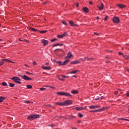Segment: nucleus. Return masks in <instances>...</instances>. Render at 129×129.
I'll use <instances>...</instances> for the list:
<instances>
[{"label": "nucleus", "instance_id": "nucleus-25", "mask_svg": "<svg viewBox=\"0 0 129 129\" xmlns=\"http://www.w3.org/2000/svg\"><path fill=\"white\" fill-rule=\"evenodd\" d=\"M106 109H108V107H104L103 108L101 109V111H103L104 110H106Z\"/></svg>", "mask_w": 129, "mask_h": 129}, {"label": "nucleus", "instance_id": "nucleus-45", "mask_svg": "<svg viewBox=\"0 0 129 129\" xmlns=\"http://www.w3.org/2000/svg\"><path fill=\"white\" fill-rule=\"evenodd\" d=\"M94 35H96V36H99V33H97L96 32H95L94 33Z\"/></svg>", "mask_w": 129, "mask_h": 129}, {"label": "nucleus", "instance_id": "nucleus-32", "mask_svg": "<svg viewBox=\"0 0 129 129\" xmlns=\"http://www.w3.org/2000/svg\"><path fill=\"white\" fill-rule=\"evenodd\" d=\"M75 118H76V117H75V116H72L70 117V119H74Z\"/></svg>", "mask_w": 129, "mask_h": 129}, {"label": "nucleus", "instance_id": "nucleus-48", "mask_svg": "<svg viewBox=\"0 0 129 129\" xmlns=\"http://www.w3.org/2000/svg\"><path fill=\"white\" fill-rule=\"evenodd\" d=\"M26 74H31V75H33L32 73H29V72H26Z\"/></svg>", "mask_w": 129, "mask_h": 129}, {"label": "nucleus", "instance_id": "nucleus-30", "mask_svg": "<svg viewBox=\"0 0 129 129\" xmlns=\"http://www.w3.org/2000/svg\"><path fill=\"white\" fill-rule=\"evenodd\" d=\"M104 98V96H102L100 98H98L95 99V100H99V99H103Z\"/></svg>", "mask_w": 129, "mask_h": 129}, {"label": "nucleus", "instance_id": "nucleus-44", "mask_svg": "<svg viewBox=\"0 0 129 129\" xmlns=\"http://www.w3.org/2000/svg\"><path fill=\"white\" fill-rule=\"evenodd\" d=\"M46 89L45 88H40V90L44 91V90H45Z\"/></svg>", "mask_w": 129, "mask_h": 129}, {"label": "nucleus", "instance_id": "nucleus-7", "mask_svg": "<svg viewBox=\"0 0 129 129\" xmlns=\"http://www.w3.org/2000/svg\"><path fill=\"white\" fill-rule=\"evenodd\" d=\"M97 8L99 9L100 11H102L103 9H104V5H103V3H101V5H98Z\"/></svg>", "mask_w": 129, "mask_h": 129}, {"label": "nucleus", "instance_id": "nucleus-1", "mask_svg": "<svg viewBox=\"0 0 129 129\" xmlns=\"http://www.w3.org/2000/svg\"><path fill=\"white\" fill-rule=\"evenodd\" d=\"M37 118H40V115L32 114L27 117V119H29V120H34V119H36Z\"/></svg>", "mask_w": 129, "mask_h": 129}, {"label": "nucleus", "instance_id": "nucleus-21", "mask_svg": "<svg viewBox=\"0 0 129 129\" xmlns=\"http://www.w3.org/2000/svg\"><path fill=\"white\" fill-rule=\"evenodd\" d=\"M29 29L31 31H33V32H38L39 31L34 28L30 27Z\"/></svg>", "mask_w": 129, "mask_h": 129}, {"label": "nucleus", "instance_id": "nucleus-38", "mask_svg": "<svg viewBox=\"0 0 129 129\" xmlns=\"http://www.w3.org/2000/svg\"><path fill=\"white\" fill-rule=\"evenodd\" d=\"M58 65H59L60 66H61V65H63V63H62V61H59L58 63Z\"/></svg>", "mask_w": 129, "mask_h": 129}, {"label": "nucleus", "instance_id": "nucleus-31", "mask_svg": "<svg viewBox=\"0 0 129 129\" xmlns=\"http://www.w3.org/2000/svg\"><path fill=\"white\" fill-rule=\"evenodd\" d=\"M26 86L28 89H31V88L32 87V85H27Z\"/></svg>", "mask_w": 129, "mask_h": 129}, {"label": "nucleus", "instance_id": "nucleus-43", "mask_svg": "<svg viewBox=\"0 0 129 129\" xmlns=\"http://www.w3.org/2000/svg\"><path fill=\"white\" fill-rule=\"evenodd\" d=\"M61 76H62V77H63L64 78H68V77H69V76H64V75H62Z\"/></svg>", "mask_w": 129, "mask_h": 129}, {"label": "nucleus", "instance_id": "nucleus-47", "mask_svg": "<svg viewBox=\"0 0 129 129\" xmlns=\"http://www.w3.org/2000/svg\"><path fill=\"white\" fill-rule=\"evenodd\" d=\"M118 54L120 56H121V55H123V53H122V52H119Z\"/></svg>", "mask_w": 129, "mask_h": 129}, {"label": "nucleus", "instance_id": "nucleus-34", "mask_svg": "<svg viewBox=\"0 0 129 129\" xmlns=\"http://www.w3.org/2000/svg\"><path fill=\"white\" fill-rule=\"evenodd\" d=\"M5 61H6L7 62H10V63H12V62H13V61L8 59H4V62H5Z\"/></svg>", "mask_w": 129, "mask_h": 129}, {"label": "nucleus", "instance_id": "nucleus-18", "mask_svg": "<svg viewBox=\"0 0 129 129\" xmlns=\"http://www.w3.org/2000/svg\"><path fill=\"white\" fill-rule=\"evenodd\" d=\"M6 99H7V98L5 97H3V96L0 97V103L3 102V101H4V100Z\"/></svg>", "mask_w": 129, "mask_h": 129}, {"label": "nucleus", "instance_id": "nucleus-26", "mask_svg": "<svg viewBox=\"0 0 129 129\" xmlns=\"http://www.w3.org/2000/svg\"><path fill=\"white\" fill-rule=\"evenodd\" d=\"M72 93H73V94H78V91L77 90H74L72 91Z\"/></svg>", "mask_w": 129, "mask_h": 129}, {"label": "nucleus", "instance_id": "nucleus-57", "mask_svg": "<svg viewBox=\"0 0 129 129\" xmlns=\"http://www.w3.org/2000/svg\"><path fill=\"white\" fill-rule=\"evenodd\" d=\"M50 126H51V127H53V126H55V125L52 124V125H50Z\"/></svg>", "mask_w": 129, "mask_h": 129}, {"label": "nucleus", "instance_id": "nucleus-40", "mask_svg": "<svg viewBox=\"0 0 129 129\" xmlns=\"http://www.w3.org/2000/svg\"><path fill=\"white\" fill-rule=\"evenodd\" d=\"M108 19V16H106V17L104 18V21H107V19Z\"/></svg>", "mask_w": 129, "mask_h": 129}, {"label": "nucleus", "instance_id": "nucleus-33", "mask_svg": "<svg viewBox=\"0 0 129 129\" xmlns=\"http://www.w3.org/2000/svg\"><path fill=\"white\" fill-rule=\"evenodd\" d=\"M9 85L10 86V87H14L15 86V84H13V83H9Z\"/></svg>", "mask_w": 129, "mask_h": 129}, {"label": "nucleus", "instance_id": "nucleus-36", "mask_svg": "<svg viewBox=\"0 0 129 129\" xmlns=\"http://www.w3.org/2000/svg\"><path fill=\"white\" fill-rule=\"evenodd\" d=\"M55 41H57V39H56V38H54V39L51 40V42H55Z\"/></svg>", "mask_w": 129, "mask_h": 129}, {"label": "nucleus", "instance_id": "nucleus-59", "mask_svg": "<svg viewBox=\"0 0 129 129\" xmlns=\"http://www.w3.org/2000/svg\"><path fill=\"white\" fill-rule=\"evenodd\" d=\"M54 61H55V62H56V63H59V61H56V60H54Z\"/></svg>", "mask_w": 129, "mask_h": 129}, {"label": "nucleus", "instance_id": "nucleus-46", "mask_svg": "<svg viewBox=\"0 0 129 129\" xmlns=\"http://www.w3.org/2000/svg\"><path fill=\"white\" fill-rule=\"evenodd\" d=\"M95 111H96V112H97L98 111H101V109L96 110H95Z\"/></svg>", "mask_w": 129, "mask_h": 129}, {"label": "nucleus", "instance_id": "nucleus-16", "mask_svg": "<svg viewBox=\"0 0 129 129\" xmlns=\"http://www.w3.org/2000/svg\"><path fill=\"white\" fill-rule=\"evenodd\" d=\"M79 63H80L79 60H74L71 62L72 64H79Z\"/></svg>", "mask_w": 129, "mask_h": 129}, {"label": "nucleus", "instance_id": "nucleus-12", "mask_svg": "<svg viewBox=\"0 0 129 129\" xmlns=\"http://www.w3.org/2000/svg\"><path fill=\"white\" fill-rule=\"evenodd\" d=\"M99 108V106L97 105H92L89 106V108H91V109H95L96 108Z\"/></svg>", "mask_w": 129, "mask_h": 129}, {"label": "nucleus", "instance_id": "nucleus-10", "mask_svg": "<svg viewBox=\"0 0 129 129\" xmlns=\"http://www.w3.org/2000/svg\"><path fill=\"white\" fill-rule=\"evenodd\" d=\"M69 24L71 27H75V26H76V27H78V25L74 24L73 21H71L69 22Z\"/></svg>", "mask_w": 129, "mask_h": 129}, {"label": "nucleus", "instance_id": "nucleus-9", "mask_svg": "<svg viewBox=\"0 0 129 129\" xmlns=\"http://www.w3.org/2000/svg\"><path fill=\"white\" fill-rule=\"evenodd\" d=\"M42 68L44 70H51V69H52V68H51V67L42 66Z\"/></svg>", "mask_w": 129, "mask_h": 129}, {"label": "nucleus", "instance_id": "nucleus-39", "mask_svg": "<svg viewBox=\"0 0 129 129\" xmlns=\"http://www.w3.org/2000/svg\"><path fill=\"white\" fill-rule=\"evenodd\" d=\"M121 120H126V121H129V120L127 119H123V118H120Z\"/></svg>", "mask_w": 129, "mask_h": 129}, {"label": "nucleus", "instance_id": "nucleus-52", "mask_svg": "<svg viewBox=\"0 0 129 129\" xmlns=\"http://www.w3.org/2000/svg\"><path fill=\"white\" fill-rule=\"evenodd\" d=\"M89 4H90V5H93L92 2V1H90V2H89Z\"/></svg>", "mask_w": 129, "mask_h": 129}, {"label": "nucleus", "instance_id": "nucleus-42", "mask_svg": "<svg viewBox=\"0 0 129 129\" xmlns=\"http://www.w3.org/2000/svg\"><path fill=\"white\" fill-rule=\"evenodd\" d=\"M59 80H61V81H65V79H61L60 78H58Z\"/></svg>", "mask_w": 129, "mask_h": 129}, {"label": "nucleus", "instance_id": "nucleus-60", "mask_svg": "<svg viewBox=\"0 0 129 129\" xmlns=\"http://www.w3.org/2000/svg\"><path fill=\"white\" fill-rule=\"evenodd\" d=\"M99 19H100L99 17H97V20H99Z\"/></svg>", "mask_w": 129, "mask_h": 129}, {"label": "nucleus", "instance_id": "nucleus-23", "mask_svg": "<svg viewBox=\"0 0 129 129\" xmlns=\"http://www.w3.org/2000/svg\"><path fill=\"white\" fill-rule=\"evenodd\" d=\"M40 34H45V33H47V30H42V31H38Z\"/></svg>", "mask_w": 129, "mask_h": 129}, {"label": "nucleus", "instance_id": "nucleus-56", "mask_svg": "<svg viewBox=\"0 0 129 129\" xmlns=\"http://www.w3.org/2000/svg\"><path fill=\"white\" fill-rule=\"evenodd\" d=\"M117 93H118V92H115L114 93V94H115V95H117Z\"/></svg>", "mask_w": 129, "mask_h": 129}, {"label": "nucleus", "instance_id": "nucleus-13", "mask_svg": "<svg viewBox=\"0 0 129 129\" xmlns=\"http://www.w3.org/2000/svg\"><path fill=\"white\" fill-rule=\"evenodd\" d=\"M55 104H56V105H60V106H64V102H55Z\"/></svg>", "mask_w": 129, "mask_h": 129}, {"label": "nucleus", "instance_id": "nucleus-6", "mask_svg": "<svg viewBox=\"0 0 129 129\" xmlns=\"http://www.w3.org/2000/svg\"><path fill=\"white\" fill-rule=\"evenodd\" d=\"M113 22L116 24H118V23H119V18L118 17H114Z\"/></svg>", "mask_w": 129, "mask_h": 129}, {"label": "nucleus", "instance_id": "nucleus-27", "mask_svg": "<svg viewBox=\"0 0 129 129\" xmlns=\"http://www.w3.org/2000/svg\"><path fill=\"white\" fill-rule=\"evenodd\" d=\"M123 57H124L126 60H128L129 59V55H123Z\"/></svg>", "mask_w": 129, "mask_h": 129}, {"label": "nucleus", "instance_id": "nucleus-17", "mask_svg": "<svg viewBox=\"0 0 129 129\" xmlns=\"http://www.w3.org/2000/svg\"><path fill=\"white\" fill-rule=\"evenodd\" d=\"M69 62H70V60L69 59H67L66 60H65L64 61H63L62 65L63 66H65V65H67L68 63Z\"/></svg>", "mask_w": 129, "mask_h": 129}, {"label": "nucleus", "instance_id": "nucleus-11", "mask_svg": "<svg viewBox=\"0 0 129 129\" xmlns=\"http://www.w3.org/2000/svg\"><path fill=\"white\" fill-rule=\"evenodd\" d=\"M73 55L71 52H69L68 53V55L66 57V59H68V58H70L71 57H73Z\"/></svg>", "mask_w": 129, "mask_h": 129}, {"label": "nucleus", "instance_id": "nucleus-28", "mask_svg": "<svg viewBox=\"0 0 129 129\" xmlns=\"http://www.w3.org/2000/svg\"><path fill=\"white\" fill-rule=\"evenodd\" d=\"M57 46H63V44H62L56 43V44L53 45V47H56Z\"/></svg>", "mask_w": 129, "mask_h": 129}, {"label": "nucleus", "instance_id": "nucleus-54", "mask_svg": "<svg viewBox=\"0 0 129 129\" xmlns=\"http://www.w3.org/2000/svg\"><path fill=\"white\" fill-rule=\"evenodd\" d=\"M126 96H128L129 97V92L127 93L126 94Z\"/></svg>", "mask_w": 129, "mask_h": 129}, {"label": "nucleus", "instance_id": "nucleus-49", "mask_svg": "<svg viewBox=\"0 0 129 129\" xmlns=\"http://www.w3.org/2000/svg\"><path fill=\"white\" fill-rule=\"evenodd\" d=\"M33 64L34 65V66L35 65H37V63L36 62H35V61H33Z\"/></svg>", "mask_w": 129, "mask_h": 129}, {"label": "nucleus", "instance_id": "nucleus-8", "mask_svg": "<svg viewBox=\"0 0 129 129\" xmlns=\"http://www.w3.org/2000/svg\"><path fill=\"white\" fill-rule=\"evenodd\" d=\"M41 42L43 44V46H47L49 44V42L47 40L42 39L41 40Z\"/></svg>", "mask_w": 129, "mask_h": 129}, {"label": "nucleus", "instance_id": "nucleus-41", "mask_svg": "<svg viewBox=\"0 0 129 129\" xmlns=\"http://www.w3.org/2000/svg\"><path fill=\"white\" fill-rule=\"evenodd\" d=\"M62 23L63 25H65L66 26L67 25V22H66V21H62Z\"/></svg>", "mask_w": 129, "mask_h": 129}, {"label": "nucleus", "instance_id": "nucleus-20", "mask_svg": "<svg viewBox=\"0 0 129 129\" xmlns=\"http://www.w3.org/2000/svg\"><path fill=\"white\" fill-rule=\"evenodd\" d=\"M117 6L120 8V9H123L124 8H125V6L122 4H118Z\"/></svg>", "mask_w": 129, "mask_h": 129}, {"label": "nucleus", "instance_id": "nucleus-53", "mask_svg": "<svg viewBox=\"0 0 129 129\" xmlns=\"http://www.w3.org/2000/svg\"><path fill=\"white\" fill-rule=\"evenodd\" d=\"M25 102V103H30V101H26Z\"/></svg>", "mask_w": 129, "mask_h": 129}, {"label": "nucleus", "instance_id": "nucleus-37", "mask_svg": "<svg viewBox=\"0 0 129 129\" xmlns=\"http://www.w3.org/2000/svg\"><path fill=\"white\" fill-rule=\"evenodd\" d=\"M78 116L80 117H82L83 116V115H82V114H81V113H79L78 114Z\"/></svg>", "mask_w": 129, "mask_h": 129}, {"label": "nucleus", "instance_id": "nucleus-61", "mask_svg": "<svg viewBox=\"0 0 129 129\" xmlns=\"http://www.w3.org/2000/svg\"><path fill=\"white\" fill-rule=\"evenodd\" d=\"M71 127L72 129H77V128H76V127Z\"/></svg>", "mask_w": 129, "mask_h": 129}, {"label": "nucleus", "instance_id": "nucleus-50", "mask_svg": "<svg viewBox=\"0 0 129 129\" xmlns=\"http://www.w3.org/2000/svg\"><path fill=\"white\" fill-rule=\"evenodd\" d=\"M90 112H96V111L95 110H92V111H90Z\"/></svg>", "mask_w": 129, "mask_h": 129}, {"label": "nucleus", "instance_id": "nucleus-55", "mask_svg": "<svg viewBox=\"0 0 129 129\" xmlns=\"http://www.w3.org/2000/svg\"><path fill=\"white\" fill-rule=\"evenodd\" d=\"M45 65H46V66H49V62L46 63Z\"/></svg>", "mask_w": 129, "mask_h": 129}, {"label": "nucleus", "instance_id": "nucleus-14", "mask_svg": "<svg viewBox=\"0 0 129 129\" xmlns=\"http://www.w3.org/2000/svg\"><path fill=\"white\" fill-rule=\"evenodd\" d=\"M76 110H82L83 109H85V107H77L75 108Z\"/></svg>", "mask_w": 129, "mask_h": 129}, {"label": "nucleus", "instance_id": "nucleus-3", "mask_svg": "<svg viewBox=\"0 0 129 129\" xmlns=\"http://www.w3.org/2000/svg\"><path fill=\"white\" fill-rule=\"evenodd\" d=\"M11 80H13L14 82H16L18 84H22L21 79H19L18 77H13L12 78H11Z\"/></svg>", "mask_w": 129, "mask_h": 129}, {"label": "nucleus", "instance_id": "nucleus-5", "mask_svg": "<svg viewBox=\"0 0 129 129\" xmlns=\"http://www.w3.org/2000/svg\"><path fill=\"white\" fill-rule=\"evenodd\" d=\"M64 106L66 105H70V104H72V101L70 100H68L63 102Z\"/></svg>", "mask_w": 129, "mask_h": 129}, {"label": "nucleus", "instance_id": "nucleus-2", "mask_svg": "<svg viewBox=\"0 0 129 129\" xmlns=\"http://www.w3.org/2000/svg\"><path fill=\"white\" fill-rule=\"evenodd\" d=\"M56 94H57V95H61L62 96H69L70 97H72V95L70 93L64 92H58L56 93Z\"/></svg>", "mask_w": 129, "mask_h": 129}, {"label": "nucleus", "instance_id": "nucleus-29", "mask_svg": "<svg viewBox=\"0 0 129 129\" xmlns=\"http://www.w3.org/2000/svg\"><path fill=\"white\" fill-rule=\"evenodd\" d=\"M5 63V59H2V60L0 62V66H2L3 64Z\"/></svg>", "mask_w": 129, "mask_h": 129}, {"label": "nucleus", "instance_id": "nucleus-4", "mask_svg": "<svg viewBox=\"0 0 129 129\" xmlns=\"http://www.w3.org/2000/svg\"><path fill=\"white\" fill-rule=\"evenodd\" d=\"M18 76H20V77H21V78H22V79H24V80H32V78L29 77H27L26 75L22 76L21 75H18Z\"/></svg>", "mask_w": 129, "mask_h": 129}, {"label": "nucleus", "instance_id": "nucleus-19", "mask_svg": "<svg viewBox=\"0 0 129 129\" xmlns=\"http://www.w3.org/2000/svg\"><path fill=\"white\" fill-rule=\"evenodd\" d=\"M83 10L85 12V13H88L89 12V9H88V8L86 7L83 8Z\"/></svg>", "mask_w": 129, "mask_h": 129}, {"label": "nucleus", "instance_id": "nucleus-22", "mask_svg": "<svg viewBox=\"0 0 129 129\" xmlns=\"http://www.w3.org/2000/svg\"><path fill=\"white\" fill-rule=\"evenodd\" d=\"M76 72H78V71H73L69 73V74H75Z\"/></svg>", "mask_w": 129, "mask_h": 129}, {"label": "nucleus", "instance_id": "nucleus-24", "mask_svg": "<svg viewBox=\"0 0 129 129\" xmlns=\"http://www.w3.org/2000/svg\"><path fill=\"white\" fill-rule=\"evenodd\" d=\"M63 37H65V34L61 35H57V38H59V39H62Z\"/></svg>", "mask_w": 129, "mask_h": 129}, {"label": "nucleus", "instance_id": "nucleus-35", "mask_svg": "<svg viewBox=\"0 0 129 129\" xmlns=\"http://www.w3.org/2000/svg\"><path fill=\"white\" fill-rule=\"evenodd\" d=\"M2 85H3V86H7V85H8V84H7V83L6 82H3L2 83Z\"/></svg>", "mask_w": 129, "mask_h": 129}, {"label": "nucleus", "instance_id": "nucleus-58", "mask_svg": "<svg viewBox=\"0 0 129 129\" xmlns=\"http://www.w3.org/2000/svg\"><path fill=\"white\" fill-rule=\"evenodd\" d=\"M25 42H27V43H29V41L27 40H25Z\"/></svg>", "mask_w": 129, "mask_h": 129}, {"label": "nucleus", "instance_id": "nucleus-51", "mask_svg": "<svg viewBox=\"0 0 129 129\" xmlns=\"http://www.w3.org/2000/svg\"><path fill=\"white\" fill-rule=\"evenodd\" d=\"M76 7H77V8H78V7H79V4L77 3Z\"/></svg>", "mask_w": 129, "mask_h": 129}, {"label": "nucleus", "instance_id": "nucleus-63", "mask_svg": "<svg viewBox=\"0 0 129 129\" xmlns=\"http://www.w3.org/2000/svg\"><path fill=\"white\" fill-rule=\"evenodd\" d=\"M127 71L129 73V69H127Z\"/></svg>", "mask_w": 129, "mask_h": 129}, {"label": "nucleus", "instance_id": "nucleus-64", "mask_svg": "<svg viewBox=\"0 0 129 129\" xmlns=\"http://www.w3.org/2000/svg\"><path fill=\"white\" fill-rule=\"evenodd\" d=\"M73 77H75V78H76V76H73Z\"/></svg>", "mask_w": 129, "mask_h": 129}, {"label": "nucleus", "instance_id": "nucleus-15", "mask_svg": "<svg viewBox=\"0 0 129 129\" xmlns=\"http://www.w3.org/2000/svg\"><path fill=\"white\" fill-rule=\"evenodd\" d=\"M86 60H88L90 61H92L93 60V58L92 57H85V58L83 60V61H86Z\"/></svg>", "mask_w": 129, "mask_h": 129}, {"label": "nucleus", "instance_id": "nucleus-62", "mask_svg": "<svg viewBox=\"0 0 129 129\" xmlns=\"http://www.w3.org/2000/svg\"><path fill=\"white\" fill-rule=\"evenodd\" d=\"M45 4H47V2H44V3H43V5H45Z\"/></svg>", "mask_w": 129, "mask_h": 129}]
</instances>
